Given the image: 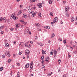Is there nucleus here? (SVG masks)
Returning a JSON list of instances; mask_svg holds the SVG:
<instances>
[{
    "instance_id": "4468645a",
    "label": "nucleus",
    "mask_w": 77,
    "mask_h": 77,
    "mask_svg": "<svg viewBox=\"0 0 77 77\" xmlns=\"http://www.w3.org/2000/svg\"><path fill=\"white\" fill-rule=\"evenodd\" d=\"M31 12H32V10H31V9H29L28 10V12L29 13V14H30L31 13Z\"/></svg>"
},
{
    "instance_id": "ddd939ff",
    "label": "nucleus",
    "mask_w": 77,
    "mask_h": 77,
    "mask_svg": "<svg viewBox=\"0 0 77 77\" xmlns=\"http://www.w3.org/2000/svg\"><path fill=\"white\" fill-rule=\"evenodd\" d=\"M74 17H72L71 19V21L72 22L73 21H74Z\"/></svg>"
},
{
    "instance_id": "5701e85b",
    "label": "nucleus",
    "mask_w": 77,
    "mask_h": 77,
    "mask_svg": "<svg viewBox=\"0 0 77 77\" xmlns=\"http://www.w3.org/2000/svg\"><path fill=\"white\" fill-rule=\"evenodd\" d=\"M55 35H54V33H53L52 34V36L51 37V38H52L54 37V36H55Z\"/></svg>"
},
{
    "instance_id": "774afa93",
    "label": "nucleus",
    "mask_w": 77,
    "mask_h": 77,
    "mask_svg": "<svg viewBox=\"0 0 77 77\" xmlns=\"http://www.w3.org/2000/svg\"><path fill=\"white\" fill-rule=\"evenodd\" d=\"M16 42L15 41L14 42V44H16Z\"/></svg>"
},
{
    "instance_id": "79ce46f5",
    "label": "nucleus",
    "mask_w": 77,
    "mask_h": 77,
    "mask_svg": "<svg viewBox=\"0 0 77 77\" xmlns=\"http://www.w3.org/2000/svg\"><path fill=\"white\" fill-rule=\"evenodd\" d=\"M14 30V29L13 28H11V31H13Z\"/></svg>"
},
{
    "instance_id": "49530a36",
    "label": "nucleus",
    "mask_w": 77,
    "mask_h": 77,
    "mask_svg": "<svg viewBox=\"0 0 77 77\" xmlns=\"http://www.w3.org/2000/svg\"><path fill=\"white\" fill-rule=\"evenodd\" d=\"M68 56L69 57H71V55H68Z\"/></svg>"
},
{
    "instance_id": "58836bf2",
    "label": "nucleus",
    "mask_w": 77,
    "mask_h": 77,
    "mask_svg": "<svg viewBox=\"0 0 77 77\" xmlns=\"http://www.w3.org/2000/svg\"><path fill=\"white\" fill-rule=\"evenodd\" d=\"M22 53H23V52H19V55H21V54H22Z\"/></svg>"
},
{
    "instance_id": "0e129e2a",
    "label": "nucleus",
    "mask_w": 77,
    "mask_h": 77,
    "mask_svg": "<svg viewBox=\"0 0 77 77\" xmlns=\"http://www.w3.org/2000/svg\"><path fill=\"white\" fill-rule=\"evenodd\" d=\"M13 56L14 57H15V54H13Z\"/></svg>"
},
{
    "instance_id": "c85d7f7f",
    "label": "nucleus",
    "mask_w": 77,
    "mask_h": 77,
    "mask_svg": "<svg viewBox=\"0 0 77 77\" xmlns=\"http://www.w3.org/2000/svg\"><path fill=\"white\" fill-rule=\"evenodd\" d=\"M27 9H30V6H27V7H26Z\"/></svg>"
},
{
    "instance_id": "4be33fe9",
    "label": "nucleus",
    "mask_w": 77,
    "mask_h": 77,
    "mask_svg": "<svg viewBox=\"0 0 77 77\" xmlns=\"http://www.w3.org/2000/svg\"><path fill=\"white\" fill-rule=\"evenodd\" d=\"M54 20L55 21H57V17H56L54 18Z\"/></svg>"
},
{
    "instance_id": "052dcab7",
    "label": "nucleus",
    "mask_w": 77,
    "mask_h": 77,
    "mask_svg": "<svg viewBox=\"0 0 77 77\" xmlns=\"http://www.w3.org/2000/svg\"><path fill=\"white\" fill-rule=\"evenodd\" d=\"M44 50H42V54H44Z\"/></svg>"
},
{
    "instance_id": "de8ad7c7",
    "label": "nucleus",
    "mask_w": 77,
    "mask_h": 77,
    "mask_svg": "<svg viewBox=\"0 0 77 77\" xmlns=\"http://www.w3.org/2000/svg\"><path fill=\"white\" fill-rule=\"evenodd\" d=\"M58 62H59V63H60V62H61V60H59Z\"/></svg>"
},
{
    "instance_id": "3c124183",
    "label": "nucleus",
    "mask_w": 77,
    "mask_h": 77,
    "mask_svg": "<svg viewBox=\"0 0 77 77\" xmlns=\"http://www.w3.org/2000/svg\"><path fill=\"white\" fill-rule=\"evenodd\" d=\"M37 44L38 45H41V43H39L38 42L37 43Z\"/></svg>"
},
{
    "instance_id": "393cba45",
    "label": "nucleus",
    "mask_w": 77,
    "mask_h": 77,
    "mask_svg": "<svg viewBox=\"0 0 77 77\" xmlns=\"http://www.w3.org/2000/svg\"><path fill=\"white\" fill-rule=\"evenodd\" d=\"M35 25L37 26H39V25H40V24H39V23H35Z\"/></svg>"
},
{
    "instance_id": "e433bc0d",
    "label": "nucleus",
    "mask_w": 77,
    "mask_h": 77,
    "mask_svg": "<svg viewBox=\"0 0 77 77\" xmlns=\"http://www.w3.org/2000/svg\"><path fill=\"white\" fill-rule=\"evenodd\" d=\"M50 54H51L52 55L53 54V51H51L50 53Z\"/></svg>"
},
{
    "instance_id": "aec40b11",
    "label": "nucleus",
    "mask_w": 77,
    "mask_h": 77,
    "mask_svg": "<svg viewBox=\"0 0 77 77\" xmlns=\"http://www.w3.org/2000/svg\"><path fill=\"white\" fill-rule=\"evenodd\" d=\"M11 61H12V60L11 59H9L8 60V63H10V62H11Z\"/></svg>"
},
{
    "instance_id": "c9c22d12",
    "label": "nucleus",
    "mask_w": 77,
    "mask_h": 77,
    "mask_svg": "<svg viewBox=\"0 0 77 77\" xmlns=\"http://www.w3.org/2000/svg\"><path fill=\"white\" fill-rule=\"evenodd\" d=\"M63 42L64 44H66V40H64L63 41Z\"/></svg>"
},
{
    "instance_id": "f704fd0d",
    "label": "nucleus",
    "mask_w": 77,
    "mask_h": 77,
    "mask_svg": "<svg viewBox=\"0 0 77 77\" xmlns=\"http://www.w3.org/2000/svg\"><path fill=\"white\" fill-rule=\"evenodd\" d=\"M66 17H69V14H68V13H66Z\"/></svg>"
},
{
    "instance_id": "a18cd8bd",
    "label": "nucleus",
    "mask_w": 77,
    "mask_h": 77,
    "mask_svg": "<svg viewBox=\"0 0 77 77\" xmlns=\"http://www.w3.org/2000/svg\"><path fill=\"white\" fill-rule=\"evenodd\" d=\"M27 59H29V54H28L27 55Z\"/></svg>"
},
{
    "instance_id": "6e6d98bb",
    "label": "nucleus",
    "mask_w": 77,
    "mask_h": 77,
    "mask_svg": "<svg viewBox=\"0 0 77 77\" xmlns=\"http://www.w3.org/2000/svg\"><path fill=\"white\" fill-rule=\"evenodd\" d=\"M60 50V47L58 48L57 49V50H58V51H59Z\"/></svg>"
},
{
    "instance_id": "7ed1b4c3",
    "label": "nucleus",
    "mask_w": 77,
    "mask_h": 77,
    "mask_svg": "<svg viewBox=\"0 0 77 77\" xmlns=\"http://www.w3.org/2000/svg\"><path fill=\"white\" fill-rule=\"evenodd\" d=\"M29 30V29H26L25 30L24 34H27V33H28Z\"/></svg>"
},
{
    "instance_id": "f8f14e48",
    "label": "nucleus",
    "mask_w": 77,
    "mask_h": 77,
    "mask_svg": "<svg viewBox=\"0 0 77 77\" xmlns=\"http://www.w3.org/2000/svg\"><path fill=\"white\" fill-rule=\"evenodd\" d=\"M46 29H50V27L49 26H45L44 27Z\"/></svg>"
},
{
    "instance_id": "13d9d810",
    "label": "nucleus",
    "mask_w": 77,
    "mask_h": 77,
    "mask_svg": "<svg viewBox=\"0 0 77 77\" xmlns=\"http://www.w3.org/2000/svg\"><path fill=\"white\" fill-rule=\"evenodd\" d=\"M30 42L31 44H33V42L32 41H31Z\"/></svg>"
},
{
    "instance_id": "423d86ee",
    "label": "nucleus",
    "mask_w": 77,
    "mask_h": 77,
    "mask_svg": "<svg viewBox=\"0 0 77 77\" xmlns=\"http://www.w3.org/2000/svg\"><path fill=\"white\" fill-rule=\"evenodd\" d=\"M25 10H22L18 12V14L19 15H20L22 13V12H23L24 11H25Z\"/></svg>"
},
{
    "instance_id": "a211bd4d",
    "label": "nucleus",
    "mask_w": 77,
    "mask_h": 77,
    "mask_svg": "<svg viewBox=\"0 0 77 77\" xmlns=\"http://www.w3.org/2000/svg\"><path fill=\"white\" fill-rule=\"evenodd\" d=\"M58 41H60V42H61V41H62V38H61L60 37L58 39Z\"/></svg>"
},
{
    "instance_id": "2eb2a0df",
    "label": "nucleus",
    "mask_w": 77,
    "mask_h": 77,
    "mask_svg": "<svg viewBox=\"0 0 77 77\" xmlns=\"http://www.w3.org/2000/svg\"><path fill=\"white\" fill-rule=\"evenodd\" d=\"M17 18H18L17 17L15 16H14L13 18V19H14V20H17Z\"/></svg>"
},
{
    "instance_id": "338daca9",
    "label": "nucleus",
    "mask_w": 77,
    "mask_h": 77,
    "mask_svg": "<svg viewBox=\"0 0 77 77\" xmlns=\"http://www.w3.org/2000/svg\"><path fill=\"white\" fill-rule=\"evenodd\" d=\"M73 53H74L75 54L76 53H77V52L76 51H74Z\"/></svg>"
},
{
    "instance_id": "b1692460",
    "label": "nucleus",
    "mask_w": 77,
    "mask_h": 77,
    "mask_svg": "<svg viewBox=\"0 0 77 77\" xmlns=\"http://www.w3.org/2000/svg\"><path fill=\"white\" fill-rule=\"evenodd\" d=\"M49 3L50 4H51V3H52V2L51 1V0H49Z\"/></svg>"
},
{
    "instance_id": "cd10ccee",
    "label": "nucleus",
    "mask_w": 77,
    "mask_h": 77,
    "mask_svg": "<svg viewBox=\"0 0 77 77\" xmlns=\"http://www.w3.org/2000/svg\"><path fill=\"white\" fill-rule=\"evenodd\" d=\"M4 27V26L3 25H2L1 26H0V28L1 29H2Z\"/></svg>"
},
{
    "instance_id": "a878e982",
    "label": "nucleus",
    "mask_w": 77,
    "mask_h": 77,
    "mask_svg": "<svg viewBox=\"0 0 77 77\" xmlns=\"http://www.w3.org/2000/svg\"><path fill=\"white\" fill-rule=\"evenodd\" d=\"M15 26H16V28H18L19 27V26L18 24L15 25Z\"/></svg>"
},
{
    "instance_id": "0eeeda50",
    "label": "nucleus",
    "mask_w": 77,
    "mask_h": 77,
    "mask_svg": "<svg viewBox=\"0 0 77 77\" xmlns=\"http://www.w3.org/2000/svg\"><path fill=\"white\" fill-rule=\"evenodd\" d=\"M37 6L38 8H41L42 7V3L38 4L37 5Z\"/></svg>"
},
{
    "instance_id": "bf43d9fd",
    "label": "nucleus",
    "mask_w": 77,
    "mask_h": 77,
    "mask_svg": "<svg viewBox=\"0 0 77 77\" xmlns=\"http://www.w3.org/2000/svg\"><path fill=\"white\" fill-rule=\"evenodd\" d=\"M21 44H22V42H20V44H19L20 46V45H21Z\"/></svg>"
},
{
    "instance_id": "a19ab883",
    "label": "nucleus",
    "mask_w": 77,
    "mask_h": 77,
    "mask_svg": "<svg viewBox=\"0 0 77 77\" xmlns=\"http://www.w3.org/2000/svg\"><path fill=\"white\" fill-rule=\"evenodd\" d=\"M27 22H25V23H24V24L25 26H26V24H27Z\"/></svg>"
},
{
    "instance_id": "9d476101",
    "label": "nucleus",
    "mask_w": 77,
    "mask_h": 77,
    "mask_svg": "<svg viewBox=\"0 0 77 77\" xmlns=\"http://www.w3.org/2000/svg\"><path fill=\"white\" fill-rule=\"evenodd\" d=\"M65 11L66 12H68V9H69V7H67V8H66V7H65Z\"/></svg>"
},
{
    "instance_id": "ea45409f",
    "label": "nucleus",
    "mask_w": 77,
    "mask_h": 77,
    "mask_svg": "<svg viewBox=\"0 0 77 77\" xmlns=\"http://www.w3.org/2000/svg\"><path fill=\"white\" fill-rule=\"evenodd\" d=\"M51 75V73H48V77H50Z\"/></svg>"
},
{
    "instance_id": "6e6552de",
    "label": "nucleus",
    "mask_w": 77,
    "mask_h": 77,
    "mask_svg": "<svg viewBox=\"0 0 77 77\" xmlns=\"http://www.w3.org/2000/svg\"><path fill=\"white\" fill-rule=\"evenodd\" d=\"M54 56H56V54H57V51H56V50H54Z\"/></svg>"
},
{
    "instance_id": "473e14b6",
    "label": "nucleus",
    "mask_w": 77,
    "mask_h": 77,
    "mask_svg": "<svg viewBox=\"0 0 77 77\" xmlns=\"http://www.w3.org/2000/svg\"><path fill=\"white\" fill-rule=\"evenodd\" d=\"M4 32H3V31H2L1 32L0 34H1V35H3V34Z\"/></svg>"
},
{
    "instance_id": "20e7f679",
    "label": "nucleus",
    "mask_w": 77,
    "mask_h": 77,
    "mask_svg": "<svg viewBox=\"0 0 77 77\" xmlns=\"http://www.w3.org/2000/svg\"><path fill=\"white\" fill-rule=\"evenodd\" d=\"M45 60L46 62H48L49 59V57H46L45 59Z\"/></svg>"
},
{
    "instance_id": "dca6fc26",
    "label": "nucleus",
    "mask_w": 77,
    "mask_h": 77,
    "mask_svg": "<svg viewBox=\"0 0 77 77\" xmlns=\"http://www.w3.org/2000/svg\"><path fill=\"white\" fill-rule=\"evenodd\" d=\"M41 12H39L38 13V16L39 17H41Z\"/></svg>"
},
{
    "instance_id": "603ef678",
    "label": "nucleus",
    "mask_w": 77,
    "mask_h": 77,
    "mask_svg": "<svg viewBox=\"0 0 77 77\" xmlns=\"http://www.w3.org/2000/svg\"><path fill=\"white\" fill-rule=\"evenodd\" d=\"M31 47V46H30V44H29V46H28V47H29V48H30Z\"/></svg>"
},
{
    "instance_id": "680f3d73",
    "label": "nucleus",
    "mask_w": 77,
    "mask_h": 77,
    "mask_svg": "<svg viewBox=\"0 0 77 77\" xmlns=\"http://www.w3.org/2000/svg\"><path fill=\"white\" fill-rule=\"evenodd\" d=\"M66 3V2L65 1H64L63 2V4H65V3Z\"/></svg>"
},
{
    "instance_id": "f03ea898",
    "label": "nucleus",
    "mask_w": 77,
    "mask_h": 77,
    "mask_svg": "<svg viewBox=\"0 0 77 77\" xmlns=\"http://www.w3.org/2000/svg\"><path fill=\"white\" fill-rule=\"evenodd\" d=\"M25 55H27V54H30V51L29 50L26 49L25 51Z\"/></svg>"
},
{
    "instance_id": "bb28decb",
    "label": "nucleus",
    "mask_w": 77,
    "mask_h": 77,
    "mask_svg": "<svg viewBox=\"0 0 77 77\" xmlns=\"http://www.w3.org/2000/svg\"><path fill=\"white\" fill-rule=\"evenodd\" d=\"M3 70V67H0V71H2Z\"/></svg>"
},
{
    "instance_id": "09e8293b",
    "label": "nucleus",
    "mask_w": 77,
    "mask_h": 77,
    "mask_svg": "<svg viewBox=\"0 0 77 77\" xmlns=\"http://www.w3.org/2000/svg\"><path fill=\"white\" fill-rule=\"evenodd\" d=\"M63 77H66V74H64L63 75Z\"/></svg>"
},
{
    "instance_id": "412c9836",
    "label": "nucleus",
    "mask_w": 77,
    "mask_h": 77,
    "mask_svg": "<svg viewBox=\"0 0 77 77\" xmlns=\"http://www.w3.org/2000/svg\"><path fill=\"white\" fill-rule=\"evenodd\" d=\"M5 46L6 47H8L9 44L8 43H5Z\"/></svg>"
},
{
    "instance_id": "e2e57ef3",
    "label": "nucleus",
    "mask_w": 77,
    "mask_h": 77,
    "mask_svg": "<svg viewBox=\"0 0 77 77\" xmlns=\"http://www.w3.org/2000/svg\"><path fill=\"white\" fill-rule=\"evenodd\" d=\"M60 69H59L58 70V72H60Z\"/></svg>"
},
{
    "instance_id": "f3484780",
    "label": "nucleus",
    "mask_w": 77,
    "mask_h": 77,
    "mask_svg": "<svg viewBox=\"0 0 77 77\" xmlns=\"http://www.w3.org/2000/svg\"><path fill=\"white\" fill-rule=\"evenodd\" d=\"M29 44V43H28V42L26 43L25 44V45L26 47H28V45H27Z\"/></svg>"
},
{
    "instance_id": "2f4dec72",
    "label": "nucleus",
    "mask_w": 77,
    "mask_h": 77,
    "mask_svg": "<svg viewBox=\"0 0 77 77\" xmlns=\"http://www.w3.org/2000/svg\"><path fill=\"white\" fill-rule=\"evenodd\" d=\"M20 22H24V20H20Z\"/></svg>"
},
{
    "instance_id": "1a4fd4ad",
    "label": "nucleus",
    "mask_w": 77,
    "mask_h": 77,
    "mask_svg": "<svg viewBox=\"0 0 77 77\" xmlns=\"http://www.w3.org/2000/svg\"><path fill=\"white\" fill-rule=\"evenodd\" d=\"M25 68H29V63H28L26 64L25 65Z\"/></svg>"
},
{
    "instance_id": "8fccbe9b",
    "label": "nucleus",
    "mask_w": 77,
    "mask_h": 77,
    "mask_svg": "<svg viewBox=\"0 0 77 77\" xmlns=\"http://www.w3.org/2000/svg\"><path fill=\"white\" fill-rule=\"evenodd\" d=\"M44 60H42L41 62V63H42V64L43 63H44Z\"/></svg>"
},
{
    "instance_id": "6ab92c4d",
    "label": "nucleus",
    "mask_w": 77,
    "mask_h": 77,
    "mask_svg": "<svg viewBox=\"0 0 77 77\" xmlns=\"http://www.w3.org/2000/svg\"><path fill=\"white\" fill-rule=\"evenodd\" d=\"M14 17V14H12V15L10 17V18L11 19H12Z\"/></svg>"
},
{
    "instance_id": "69168bd1",
    "label": "nucleus",
    "mask_w": 77,
    "mask_h": 77,
    "mask_svg": "<svg viewBox=\"0 0 77 77\" xmlns=\"http://www.w3.org/2000/svg\"><path fill=\"white\" fill-rule=\"evenodd\" d=\"M17 75H19V74H20V73L19 72H18L17 73Z\"/></svg>"
},
{
    "instance_id": "c756f323",
    "label": "nucleus",
    "mask_w": 77,
    "mask_h": 77,
    "mask_svg": "<svg viewBox=\"0 0 77 77\" xmlns=\"http://www.w3.org/2000/svg\"><path fill=\"white\" fill-rule=\"evenodd\" d=\"M44 56H42L41 57V59L42 60H43V59H44Z\"/></svg>"
},
{
    "instance_id": "7c9ffc66",
    "label": "nucleus",
    "mask_w": 77,
    "mask_h": 77,
    "mask_svg": "<svg viewBox=\"0 0 77 77\" xmlns=\"http://www.w3.org/2000/svg\"><path fill=\"white\" fill-rule=\"evenodd\" d=\"M50 15H51V16H53V13H52L51 12H50Z\"/></svg>"
},
{
    "instance_id": "c03bdc74",
    "label": "nucleus",
    "mask_w": 77,
    "mask_h": 77,
    "mask_svg": "<svg viewBox=\"0 0 77 77\" xmlns=\"http://www.w3.org/2000/svg\"><path fill=\"white\" fill-rule=\"evenodd\" d=\"M2 58H5V55H2Z\"/></svg>"
},
{
    "instance_id": "37998d69",
    "label": "nucleus",
    "mask_w": 77,
    "mask_h": 77,
    "mask_svg": "<svg viewBox=\"0 0 77 77\" xmlns=\"http://www.w3.org/2000/svg\"><path fill=\"white\" fill-rule=\"evenodd\" d=\"M30 65H33V61H32L31 63H30Z\"/></svg>"
},
{
    "instance_id": "72a5a7b5",
    "label": "nucleus",
    "mask_w": 77,
    "mask_h": 77,
    "mask_svg": "<svg viewBox=\"0 0 77 77\" xmlns=\"http://www.w3.org/2000/svg\"><path fill=\"white\" fill-rule=\"evenodd\" d=\"M30 68L31 69H33V66H32V65H31V66H30Z\"/></svg>"
},
{
    "instance_id": "f257e3e1",
    "label": "nucleus",
    "mask_w": 77,
    "mask_h": 77,
    "mask_svg": "<svg viewBox=\"0 0 77 77\" xmlns=\"http://www.w3.org/2000/svg\"><path fill=\"white\" fill-rule=\"evenodd\" d=\"M36 13H37L36 12H34L33 11H31V13H30V14H32V17H34V16L35 15H36Z\"/></svg>"
},
{
    "instance_id": "5fc2aeb1",
    "label": "nucleus",
    "mask_w": 77,
    "mask_h": 77,
    "mask_svg": "<svg viewBox=\"0 0 77 77\" xmlns=\"http://www.w3.org/2000/svg\"><path fill=\"white\" fill-rule=\"evenodd\" d=\"M17 65L18 66H20V64L18 63H17Z\"/></svg>"
},
{
    "instance_id": "864d4df0",
    "label": "nucleus",
    "mask_w": 77,
    "mask_h": 77,
    "mask_svg": "<svg viewBox=\"0 0 77 77\" xmlns=\"http://www.w3.org/2000/svg\"><path fill=\"white\" fill-rule=\"evenodd\" d=\"M35 39H38V37L37 36H35Z\"/></svg>"
},
{
    "instance_id": "39448f33",
    "label": "nucleus",
    "mask_w": 77,
    "mask_h": 77,
    "mask_svg": "<svg viewBox=\"0 0 77 77\" xmlns=\"http://www.w3.org/2000/svg\"><path fill=\"white\" fill-rule=\"evenodd\" d=\"M5 54L7 56H8V57H10L11 56V55H10V54L8 52H6L5 53Z\"/></svg>"
},
{
    "instance_id": "4c0bfd02",
    "label": "nucleus",
    "mask_w": 77,
    "mask_h": 77,
    "mask_svg": "<svg viewBox=\"0 0 77 77\" xmlns=\"http://www.w3.org/2000/svg\"><path fill=\"white\" fill-rule=\"evenodd\" d=\"M23 5H21L20 6V8H23Z\"/></svg>"
},
{
    "instance_id": "9b49d317",
    "label": "nucleus",
    "mask_w": 77,
    "mask_h": 77,
    "mask_svg": "<svg viewBox=\"0 0 77 77\" xmlns=\"http://www.w3.org/2000/svg\"><path fill=\"white\" fill-rule=\"evenodd\" d=\"M23 16L25 18H27V15L26 14V13H24L23 14Z\"/></svg>"
},
{
    "instance_id": "4d7b16f0",
    "label": "nucleus",
    "mask_w": 77,
    "mask_h": 77,
    "mask_svg": "<svg viewBox=\"0 0 77 77\" xmlns=\"http://www.w3.org/2000/svg\"><path fill=\"white\" fill-rule=\"evenodd\" d=\"M56 20H54V21H53L54 23H56Z\"/></svg>"
}]
</instances>
